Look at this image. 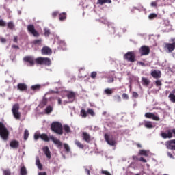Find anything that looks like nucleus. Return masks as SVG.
I'll list each match as a JSON object with an SVG mask.
<instances>
[{
	"mask_svg": "<svg viewBox=\"0 0 175 175\" xmlns=\"http://www.w3.org/2000/svg\"><path fill=\"white\" fill-rule=\"evenodd\" d=\"M48 102H49V100L47 99V98L44 97L40 103L42 107H44V106L47 105Z\"/></svg>",
	"mask_w": 175,
	"mask_h": 175,
	"instance_id": "c756f323",
	"label": "nucleus"
},
{
	"mask_svg": "<svg viewBox=\"0 0 175 175\" xmlns=\"http://www.w3.org/2000/svg\"><path fill=\"white\" fill-rule=\"evenodd\" d=\"M41 53L42 55H51L53 51L49 46H44L41 50Z\"/></svg>",
	"mask_w": 175,
	"mask_h": 175,
	"instance_id": "ddd939ff",
	"label": "nucleus"
},
{
	"mask_svg": "<svg viewBox=\"0 0 175 175\" xmlns=\"http://www.w3.org/2000/svg\"><path fill=\"white\" fill-rule=\"evenodd\" d=\"M157 5H158V3H157V1H152L150 3V6H152V8H157Z\"/></svg>",
	"mask_w": 175,
	"mask_h": 175,
	"instance_id": "6e6d98bb",
	"label": "nucleus"
},
{
	"mask_svg": "<svg viewBox=\"0 0 175 175\" xmlns=\"http://www.w3.org/2000/svg\"><path fill=\"white\" fill-rule=\"evenodd\" d=\"M87 113L88 114H90L92 117H94L95 116V112L94 111V109H88Z\"/></svg>",
	"mask_w": 175,
	"mask_h": 175,
	"instance_id": "58836bf2",
	"label": "nucleus"
},
{
	"mask_svg": "<svg viewBox=\"0 0 175 175\" xmlns=\"http://www.w3.org/2000/svg\"><path fill=\"white\" fill-rule=\"evenodd\" d=\"M40 134H35L34 135V139L35 140H38V139L40 137Z\"/></svg>",
	"mask_w": 175,
	"mask_h": 175,
	"instance_id": "052dcab7",
	"label": "nucleus"
},
{
	"mask_svg": "<svg viewBox=\"0 0 175 175\" xmlns=\"http://www.w3.org/2000/svg\"><path fill=\"white\" fill-rule=\"evenodd\" d=\"M7 27L8 29H11V31H13L14 29V23L13 21H10L7 24Z\"/></svg>",
	"mask_w": 175,
	"mask_h": 175,
	"instance_id": "bb28decb",
	"label": "nucleus"
},
{
	"mask_svg": "<svg viewBox=\"0 0 175 175\" xmlns=\"http://www.w3.org/2000/svg\"><path fill=\"white\" fill-rule=\"evenodd\" d=\"M3 175H12V172H10V170H3Z\"/></svg>",
	"mask_w": 175,
	"mask_h": 175,
	"instance_id": "79ce46f5",
	"label": "nucleus"
},
{
	"mask_svg": "<svg viewBox=\"0 0 175 175\" xmlns=\"http://www.w3.org/2000/svg\"><path fill=\"white\" fill-rule=\"evenodd\" d=\"M149 152H150L149 150H140L139 152V154L144 155V157H148Z\"/></svg>",
	"mask_w": 175,
	"mask_h": 175,
	"instance_id": "4be33fe9",
	"label": "nucleus"
},
{
	"mask_svg": "<svg viewBox=\"0 0 175 175\" xmlns=\"http://www.w3.org/2000/svg\"><path fill=\"white\" fill-rule=\"evenodd\" d=\"M142 84L143 85H146V87L150 85V80L146 77H142Z\"/></svg>",
	"mask_w": 175,
	"mask_h": 175,
	"instance_id": "5701e85b",
	"label": "nucleus"
},
{
	"mask_svg": "<svg viewBox=\"0 0 175 175\" xmlns=\"http://www.w3.org/2000/svg\"><path fill=\"white\" fill-rule=\"evenodd\" d=\"M38 175H47V173L46 172H40Z\"/></svg>",
	"mask_w": 175,
	"mask_h": 175,
	"instance_id": "774afa93",
	"label": "nucleus"
},
{
	"mask_svg": "<svg viewBox=\"0 0 175 175\" xmlns=\"http://www.w3.org/2000/svg\"><path fill=\"white\" fill-rule=\"evenodd\" d=\"M114 82V78H110L109 80H108V83H113Z\"/></svg>",
	"mask_w": 175,
	"mask_h": 175,
	"instance_id": "338daca9",
	"label": "nucleus"
},
{
	"mask_svg": "<svg viewBox=\"0 0 175 175\" xmlns=\"http://www.w3.org/2000/svg\"><path fill=\"white\" fill-rule=\"evenodd\" d=\"M0 136L3 140H8L9 139V131L8 130V128H6V126L2 123V122H0Z\"/></svg>",
	"mask_w": 175,
	"mask_h": 175,
	"instance_id": "f03ea898",
	"label": "nucleus"
},
{
	"mask_svg": "<svg viewBox=\"0 0 175 175\" xmlns=\"http://www.w3.org/2000/svg\"><path fill=\"white\" fill-rule=\"evenodd\" d=\"M59 20L60 21H64V20H66V13L63 12L59 14Z\"/></svg>",
	"mask_w": 175,
	"mask_h": 175,
	"instance_id": "c85d7f7f",
	"label": "nucleus"
},
{
	"mask_svg": "<svg viewBox=\"0 0 175 175\" xmlns=\"http://www.w3.org/2000/svg\"><path fill=\"white\" fill-rule=\"evenodd\" d=\"M97 75H98V73L96 72H95V71H93L90 74V77H91V79H96V76Z\"/></svg>",
	"mask_w": 175,
	"mask_h": 175,
	"instance_id": "a18cd8bd",
	"label": "nucleus"
},
{
	"mask_svg": "<svg viewBox=\"0 0 175 175\" xmlns=\"http://www.w3.org/2000/svg\"><path fill=\"white\" fill-rule=\"evenodd\" d=\"M13 42L14 43H18V37L17 36H14Z\"/></svg>",
	"mask_w": 175,
	"mask_h": 175,
	"instance_id": "4d7b16f0",
	"label": "nucleus"
},
{
	"mask_svg": "<svg viewBox=\"0 0 175 175\" xmlns=\"http://www.w3.org/2000/svg\"><path fill=\"white\" fill-rule=\"evenodd\" d=\"M64 149L66 150V152H70V148L69 147V145L68 144H64Z\"/></svg>",
	"mask_w": 175,
	"mask_h": 175,
	"instance_id": "c03bdc74",
	"label": "nucleus"
},
{
	"mask_svg": "<svg viewBox=\"0 0 175 175\" xmlns=\"http://www.w3.org/2000/svg\"><path fill=\"white\" fill-rule=\"evenodd\" d=\"M85 173H87L88 175H91V174H90V169L85 168Z\"/></svg>",
	"mask_w": 175,
	"mask_h": 175,
	"instance_id": "0e129e2a",
	"label": "nucleus"
},
{
	"mask_svg": "<svg viewBox=\"0 0 175 175\" xmlns=\"http://www.w3.org/2000/svg\"><path fill=\"white\" fill-rule=\"evenodd\" d=\"M82 137L83 140L86 142V143H90V142H91V135L87 132L82 133Z\"/></svg>",
	"mask_w": 175,
	"mask_h": 175,
	"instance_id": "a211bd4d",
	"label": "nucleus"
},
{
	"mask_svg": "<svg viewBox=\"0 0 175 175\" xmlns=\"http://www.w3.org/2000/svg\"><path fill=\"white\" fill-rule=\"evenodd\" d=\"M50 29H44V36H50Z\"/></svg>",
	"mask_w": 175,
	"mask_h": 175,
	"instance_id": "de8ad7c7",
	"label": "nucleus"
},
{
	"mask_svg": "<svg viewBox=\"0 0 175 175\" xmlns=\"http://www.w3.org/2000/svg\"><path fill=\"white\" fill-rule=\"evenodd\" d=\"M59 14V12H58V11H55L52 13V17H53V18H55V17H57V16H58Z\"/></svg>",
	"mask_w": 175,
	"mask_h": 175,
	"instance_id": "864d4df0",
	"label": "nucleus"
},
{
	"mask_svg": "<svg viewBox=\"0 0 175 175\" xmlns=\"http://www.w3.org/2000/svg\"><path fill=\"white\" fill-rule=\"evenodd\" d=\"M124 59L129 62H135L136 61V52L129 51L124 55Z\"/></svg>",
	"mask_w": 175,
	"mask_h": 175,
	"instance_id": "39448f33",
	"label": "nucleus"
},
{
	"mask_svg": "<svg viewBox=\"0 0 175 175\" xmlns=\"http://www.w3.org/2000/svg\"><path fill=\"white\" fill-rule=\"evenodd\" d=\"M101 174H105V175H111L109 171L102 170H101Z\"/></svg>",
	"mask_w": 175,
	"mask_h": 175,
	"instance_id": "8fccbe9b",
	"label": "nucleus"
},
{
	"mask_svg": "<svg viewBox=\"0 0 175 175\" xmlns=\"http://www.w3.org/2000/svg\"><path fill=\"white\" fill-rule=\"evenodd\" d=\"M153 115L154 113H145V117H146V118H152Z\"/></svg>",
	"mask_w": 175,
	"mask_h": 175,
	"instance_id": "09e8293b",
	"label": "nucleus"
},
{
	"mask_svg": "<svg viewBox=\"0 0 175 175\" xmlns=\"http://www.w3.org/2000/svg\"><path fill=\"white\" fill-rule=\"evenodd\" d=\"M29 136V132L28 130H25L24 132V140H28V137Z\"/></svg>",
	"mask_w": 175,
	"mask_h": 175,
	"instance_id": "4c0bfd02",
	"label": "nucleus"
},
{
	"mask_svg": "<svg viewBox=\"0 0 175 175\" xmlns=\"http://www.w3.org/2000/svg\"><path fill=\"white\" fill-rule=\"evenodd\" d=\"M173 135H175V129H167L165 132L161 131L160 136H161L163 139H172Z\"/></svg>",
	"mask_w": 175,
	"mask_h": 175,
	"instance_id": "20e7f679",
	"label": "nucleus"
},
{
	"mask_svg": "<svg viewBox=\"0 0 175 175\" xmlns=\"http://www.w3.org/2000/svg\"><path fill=\"white\" fill-rule=\"evenodd\" d=\"M168 98L172 103H175V94H169Z\"/></svg>",
	"mask_w": 175,
	"mask_h": 175,
	"instance_id": "e433bc0d",
	"label": "nucleus"
},
{
	"mask_svg": "<svg viewBox=\"0 0 175 175\" xmlns=\"http://www.w3.org/2000/svg\"><path fill=\"white\" fill-rule=\"evenodd\" d=\"M75 144L79 148L84 149V145H83V144H81V142H80L79 140L76 139L75 141Z\"/></svg>",
	"mask_w": 175,
	"mask_h": 175,
	"instance_id": "473e14b6",
	"label": "nucleus"
},
{
	"mask_svg": "<svg viewBox=\"0 0 175 175\" xmlns=\"http://www.w3.org/2000/svg\"><path fill=\"white\" fill-rule=\"evenodd\" d=\"M0 27H6V22L2 19H0Z\"/></svg>",
	"mask_w": 175,
	"mask_h": 175,
	"instance_id": "3c124183",
	"label": "nucleus"
},
{
	"mask_svg": "<svg viewBox=\"0 0 175 175\" xmlns=\"http://www.w3.org/2000/svg\"><path fill=\"white\" fill-rule=\"evenodd\" d=\"M152 119H153L154 121H159L161 120L159 117H158L157 116H155L154 113H153V116H152Z\"/></svg>",
	"mask_w": 175,
	"mask_h": 175,
	"instance_id": "603ef678",
	"label": "nucleus"
},
{
	"mask_svg": "<svg viewBox=\"0 0 175 175\" xmlns=\"http://www.w3.org/2000/svg\"><path fill=\"white\" fill-rule=\"evenodd\" d=\"M151 76H152L154 79H161L162 73L160 70H152Z\"/></svg>",
	"mask_w": 175,
	"mask_h": 175,
	"instance_id": "dca6fc26",
	"label": "nucleus"
},
{
	"mask_svg": "<svg viewBox=\"0 0 175 175\" xmlns=\"http://www.w3.org/2000/svg\"><path fill=\"white\" fill-rule=\"evenodd\" d=\"M116 102H121V96L120 95L114 96Z\"/></svg>",
	"mask_w": 175,
	"mask_h": 175,
	"instance_id": "49530a36",
	"label": "nucleus"
},
{
	"mask_svg": "<svg viewBox=\"0 0 175 175\" xmlns=\"http://www.w3.org/2000/svg\"><path fill=\"white\" fill-rule=\"evenodd\" d=\"M40 139H42V140L44 142H50L51 140L50 137H49V135H47L46 133L41 134Z\"/></svg>",
	"mask_w": 175,
	"mask_h": 175,
	"instance_id": "412c9836",
	"label": "nucleus"
},
{
	"mask_svg": "<svg viewBox=\"0 0 175 175\" xmlns=\"http://www.w3.org/2000/svg\"><path fill=\"white\" fill-rule=\"evenodd\" d=\"M109 27V31L111 32V33H116V28L114 27H113L112 25H108ZM110 28H111V30H110Z\"/></svg>",
	"mask_w": 175,
	"mask_h": 175,
	"instance_id": "ea45409f",
	"label": "nucleus"
},
{
	"mask_svg": "<svg viewBox=\"0 0 175 175\" xmlns=\"http://www.w3.org/2000/svg\"><path fill=\"white\" fill-rule=\"evenodd\" d=\"M20 174L21 175H27V168L25 167V166L21 167Z\"/></svg>",
	"mask_w": 175,
	"mask_h": 175,
	"instance_id": "72a5a7b5",
	"label": "nucleus"
},
{
	"mask_svg": "<svg viewBox=\"0 0 175 175\" xmlns=\"http://www.w3.org/2000/svg\"><path fill=\"white\" fill-rule=\"evenodd\" d=\"M52 112H53V107H51V105H49L48 107H46V108L45 109L46 114H50Z\"/></svg>",
	"mask_w": 175,
	"mask_h": 175,
	"instance_id": "2f4dec72",
	"label": "nucleus"
},
{
	"mask_svg": "<svg viewBox=\"0 0 175 175\" xmlns=\"http://www.w3.org/2000/svg\"><path fill=\"white\" fill-rule=\"evenodd\" d=\"M144 126L145 128H148L149 129H151V128L154 127V126L152 125V122L150 121L145 122Z\"/></svg>",
	"mask_w": 175,
	"mask_h": 175,
	"instance_id": "a878e982",
	"label": "nucleus"
},
{
	"mask_svg": "<svg viewBox=\"0 0 175 175\" xmlns=\"http://www.w3.org/2000/svg\"><path fill=\"white\" fill-rule=\"evenodd\" d=\"M156 85L157 87H161V85H162V82H161L160 80L156 81Z\"/></svg>",
	"mask_w": 175,
	"mask_h": 175,
	"instance_id": "13d9d810",
	"label": "nucleus"
},
{
	"mask_svg": "<svg viewBox=\"0 0 175 175\" xmlns=\"http://www.w3.org/2000/svg\"><path fill=\"white\" fill-rule=\"evenodd\" d=\"M104 92L106 95H111L113 94V89L107 88L104 90Z\"/></svg>",
	"mask_w": 175,
	"mask_h": 175,
	"instance_id": "f704fd0d",
	"label": "nucleus"
},
{
	"mask_svg": "<svg viewBox=\"0 0 175 175\" xmlns=\"http://www.w3.org/2000/svg\"><path fill=\"white\" fill-rule=\"evenodd\" d=\"M158 17V14L155 13H152L148 16L149 20H154V18H157Z\"/></svg>",
	"mask_w": 175,
	"mask_h": 175,
	"instance_id": "c9c22d12",
	"label": "nucleus"
},
{
	"mask_svg": "<svg viewBox=\"0 0 175 175\" xmlns=\"http://www.w3.org/2000/svg\"><path fill=\"white\" fill-rule=\"evenodd\" d=\"M10 147L16 150L20 147V142L16 139L12 140L10 142Z\"/></svg>",
	"mask_w": 175,
	"mask_h": 175,
	"instance_id": "f3484780",
	"label": "nucleus"
},
{
	"mask_svg": "<svg viewBox=\"0 0 175 175\" xmlns=\"http://www.w3.org/2000/svg\"><path fill=\"white\" fill-rule=\"evenodd\" d=\"M33 44H38V46L42 44V39L35 40L33 41Z\"/></svg>",
	"mask_w": 175,
	"mask_h": 175,
	"instance_id": "37998d69",
	"label": "nucleus"
},
{
	"mask_svg": "<svg viewBox=\"0 0 175 175\" xmlns=\"http://www.w3.org/2000/svg\"><path fill=\"white\" fill-rule=\"evenodd\" d=\"M98 5H105V3H111V0H98Z\"/></svg>",
	"mask_w": 175,
	"mask_h": 175,
	"instance_id": "b1692460",
	"label": "nucleus"
},
{
	"mask_svg": "<svg viewBox=\"0 0 175 175\" xmlns=\"http://www.w3.org/2000/svg\"><path fill=\"white\" fill-rule=\"evenodd\" d=\"M51 129L57 135H64L62 124L59 123V122H52L51 125Z\"/></svg>",
	"mask_w": 175,
	"mask_h": 175,
	"instance_id": "f257e3e1",
	"label": "nucleus"
},
{
	"mask_svg": "<svg viewBox=\"0 0 175 175\" xmlns=\"http://www.w3.org/2000/svg\"><path fill=\"white\" fill-rule=\"evenodd\" d=\"M50 139L51 142H53V143L56 145L57 148H62V142H61V140L57 139V137H54L53 135H51Z\"/></svg>",
	"mask_w": 175,
	"mask_h": 175,
	"instance_id": "9d476101",
	"label": "nucleus"
},
{
	"mask_svg": "<svg viewBox=\"0 0 175 175\" xmlns=\"http://www.w3.org/2000/svg\"><path fill=\"white\" fill-rule=\"evenodd\" d=\"M122 97L123 99H126V100L129 99V96H128V94L126 93H123L122 95Z\"/></svg>",
	"mask_w": 175,
	"mask_h": 175,
	"instance_id": "5fc2aeb1",
	"label": "nucleus"
},
{
	"mask_svg": "<svg viewBox=\"0 0 175 175\" xmlns=\"http://www.w3.org/2000/svg\"><path fill=\"white\" fill-rule=\"evenodd\" d=\"M63 129H64V132H66V133H70V132H71L70 127L68 124L64 125Z\"/></svg>",
	"mask_w": 175,
	"mask_h": 175,
	"instance_id": "7c9ffc66",
	"label": "nucleus"
},
{
	"mask_svg": "<svg viewBox=\"0 0 175 175\" xmlns=\"http://www.w3.org/2000/svg\"><path fill=\"white\" fill-rule=\"evenodd\" d=\"M18 110H20V105L18 103L14 104L12 107V111L16 120H20L21 118V113Z\"/></svg>",
	"mask_w": 175,
	"mask_h": 175,
	"instance_id": "423d86ee",
	"label": "nucleus"
},
{
	"mask_svg": "<svg viewBox=\"0 0 175 175\" xmlns=\"http://www.w3.org/2000/svg\"><path fill=\"white\" fill-rule=\"evenodd\" d=\"M36 164L37 165L38 169H40V170L43 169V165H42V163H40V160L39 159V157H36Z\"/></svg>",
	"mask_w": 175,
	"mask_h": 175,
	"instance_id": "cd10ccee",
	"label": "nucleus"
},
{
	"mask_svg": "<svg viewBox=\"0 0 175 175\" xmlns=\"http://www.w3.org/2000/svg\"><path fill=\"white\" fill-rule=\"evenodd\" d=\"M12 49H16V50H20V47L18 45L12 44Z\"/></svg>",
	"mask_w": 175,
	"mask_h": 175,
	"instance_id": "e2e57ef3",
	"label": "nucleus"
},
{
	"mask_svg": "<svg viewBox=\"0 0 175 175\" xmlns=\"http://www.w3.org/2000/svg\"><path fill=\"white\" fill-rule=\"evenodd\" d=\"M17 89L19 91L24 92L27 91V90L28 89V86H27V84L25 83H18L17 85Z\"/></svg>",
	"mask_w": 175,
	"mask_h": 175,
	"instance_id": "aec40b11",
	"label": "nucleus"
},
{
	"mask_svg": "<svg viewBox=\"0 0 175 175\" xmlns=\"http://www.w3.org/2000/svg\"><path fill=\"white\" fill-rule=\"evenodd\" d=\"M23 61L25 62H28L30 66H33V65H35V60L33 59V57L26 56L23 58Z\"/></svg>",
	"mask_w": 175,
	"mask_h": 175,
	"instance_id": "2eb2a0df",
	"label": "nucleus"
},
{
	"mask_svg": "<svg viewBox=\"0 0 175 175\" xmlns=\"http://www.w3.org/2000/svg\"><path fill=\"white\" fill-rule=\"evenodd\" d=\"M66 97L70 103L75 102V99H76V93L75 92L68 91Z\"/></svg>",
	"mask_w": 175,
	"mask_h": 175,
	"instance_id": "4468645a",
	"label": "nucleus"
},
{
	"mask_svg": "<svg viewBox=\"0 0 175 175\" xmlns=\"http://www.w3.org/2000/svg\"><path fill=\"white\" fill-rule=\"evenodd\" d=\"M42 86L40 85H33L31 87L32 91H40Z\"/></svg>",
	"mask_w": 175,
	"mask_h": 175,
	"instance_id": "393cba45",
	"label": "nucleus"
},
{
	"mask_svg": "<svg viewBox=\"0 0 175 175\" xmlns=\"http://www.w3.org/2000/svg\"><path fill=\"white\" fill-rule=\"evenodd\" d=\"M139 53L141 57H143V55H148V54H150V47L146 45L141 46L139 49Z\"/></svg>",
	"mask_w": 175,
	"mask_h": 175,
	"instance_id": "1a4fd4ad",
	"label": "nucleus"
},
{
	"mask_svg": "<svg viewBox=\"0 0 175 175\" xmlns=\"http://www.w3.org/2000/svg\"><path fill=\"white\" fill-rule=\"evenodd\" d=\"M42 151L45 154L48 159H50L51 158V152H50V148H49V146H44L42 148Z\"/></svg>",
	"mask_w": 175,
	"mask_h": 175,
	"instance_id": "6ab92c4d",
	"label": "nucleus"
},
{
	"mask_svg": "<svg viewBox=\"0 0 175 175\" xmlns=\"http://www.w3.org/2000/svg\"><path fill=\"white\" fill-rule=\"evenodd\" d=\"M164 49L168 51V53H172L175 49V44L173 43H165Z\"/></svg>",
	"mask_w": 175,
	"mask_h": 175,
	"instance_id": "f8f14e48",
	"label": "nucleus"
},
{
	"mask_svg": "<svg viewBox=\"0 0 175 175\" xmlns=\"http://www.w3.org/2000/svg\"><path fill=\"white\" fill-rule=\"evenodd\" d=\"M81 116H82L83 118H87V111H85V109L81 110Z\"/></svg>",
	"mask_w": 175,
	"mask_h": 175,
	"instance_id": "a19ab883",
	"label": "nucleus"
},
{
	"mask_svg": "<svg viewBox=\"0 0 175 175\" xmlns=\"http://www.w3.org/2000/svg\"><path fill=\"white\" fill-rule=\"evenodd\" d=\"M0 40H1V43H6V40H5V38H1L0 39Z\"/></svg>",
	"mask_w": 175,
	"mask_h": 175,
	"instance_id": "69168bd1",
	"label": "nucleus"
},
{
	"mask_svg": "<svg viewBox=\"0 0 175 175\" xmlns=\"http://www.w3.org/2000/svg\"><path fill=\"white\" fill-rule=\"evenodd\" d=\"M35 62L38 65H45L46 66L51 65V59L49 57H38L35 59Z\"/></svg>",
	"mask_w": 175,
	"mask_h": 175,
	"instance_id": "7ed1b4c3",
	"label": "nucleus"
},
{
	"mask_svg": "<svg viewBox=\"0 0 175 175\" xmlns=\"http://www.w3.org/2000/svg\"><path fill=\"white\" fill-rule=\"evenodd\" d=\"M165 146L167 150L175 151V139H171L165 142Z\"/></svg>",
	"mask_w": 175,
	"mask_h": 175,
	"instance_id": "9b49d317",
	"label": "nucleus"
},
{
	"mask_svg": "<svg viewBox=\"0 0 175 175\" xmlns=\"http://www.w3.org/2000/svg\"><path fill=\"white\" fill-rule=\"evenodd\" d=\"M27 31L28 32L31 33V35H33V36H34L35 38H39V36H40L39 32H38V31L35 29V26L33 25H28Z\"/></svg>",
	"mask_w": 175,
	"mask_h": 175,
	"instance_id": "6e6552de",
	"label": "nucleus"
},
{
	"mask_svg": "<svg viewBox=\"0 0 175 175\" xmlns=\"http://www.w3.org/2000/svg\"><path fill=\"white\" fill-rule=\"evenodd\" d=\"M139 161L141 162H144V163H146L147 162V160H146V159H144L143 157H140Z\"/></svg>",
	"mask_w": 175,
	"mask_h": 175,
	"instance_id": "680f3d73",
	"label": "nucleus"
},
{
	"mask_svg": "<svg viewBox=\"0 0 175 175\" xmlns=\"http://www.w3.org/2000/svg\"><path fill=\"white\" fill-rule=\"evenodd\" d=\"M133 98H139V94H137V92H133Z\"/></svg>",
	"mask_w": 175,
	"mask_h": 175,
	"instance_id": "bf43d9fd",
	"label": "nucleus"
},
{
	"mask_svg": "<svg viewBox=\"0 0 175 175\" xmlns=\"http://www.w3.org/2000/svg\"><path fill=\"white\" fill-rule=\"evenodd\" d=\"M105 142L109 145V146H116L117 145V141L116 140V138L113 137V135H109L108 134H105L104 135Z\"/></svg>",
	"mask_w": 175,
	"mask_h": 175,
	"instance_id": "0eeeda50",
	"label": "nucleus"
}]
</instances>
